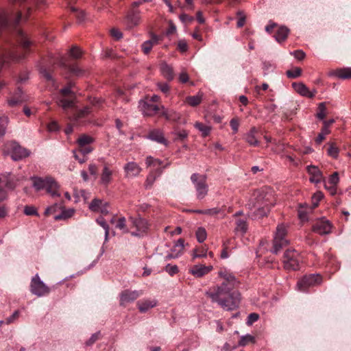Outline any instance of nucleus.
<instances>
[{"label":"nucleus","instance_id":"obj_5","mask_svg":"<svg viewBox=\"0 0 351 351\" xmlns=\"http://www.w3.org/2000/svg\"><path fill=\"white\" fill-rule=\"evenodd\" d=\"M302 261L300 254L294 249H288L284 253L282 262L287 270L299 269Z\"/></svg>","mask_w":351,"mask_h":351},{"label":"nucleus","instance_id":"obj_23","mask_svg":"<svg viewBox=\"0 0 351 351\" xmlns=\"http://www.w3.org/2000/svg\"><path fill=\"white\" fill-rule=\"evenodd\" d=\"M158 301L156 299H144L137 302V306L141 313H146L149 309L156 306Z\"/></svg>","mask_w":351,"mask_h":351},{"label":"nucleus","instance_id":"obj_36","mask_svg":"<svg viewBox=\"0 0 351 351\" xmlns=\"http://www.w3.org/2000/svg\"><path fill=\"white\" fill-rule=\"evenodd\" d=\"M194 126L202 133V135L204 137L207 136L211 130V128L210 126L204 125L200 122H196Z\"/></svg>","mask_w":351,"mask_h":351},{"label":"nucleus","instance_id":"obj_31","mask_svg":"<svg viewBox=\"0 0 351 351\" xmlns=\"http://www.w3.org/2000/svg\"><path fill=\"white\" fill-rule=\"evenodd\" d=\"M58 104L64 110H67L68 109L73 108L74 107V100L72 99H67L65 97H62L58 99Z\"/></svg>","mask_w":351,"mask_h":351},{"label":"nucleus","instance_id":"obj_63","mask_svg":"<svg viewBox=\"0 0 351 351\" xmlns=\"http://www.w3.org/2000/svg\"><path fill=\"white\" fill-rule=\"evenodd\" d=\"M179 80L181 83H186L189 81V75L186 71H182L179 75Z\"/></svg>","mask_w":351,"mask_h":351},{"label":"nucleus","instance_id":"obj_44","mask_svg":"<svg viewBox=\"0 0 351 351\" xmlns=\"http://www.w3.org/2000/svg\"><path fill=\"white\" fill-rule=\"evenodd\" d=\"M70 72L77 77L84 75L85 71L80 68L78 65L75 64L69 67Z\"/></svg>","mask_w":351,"mask_h":351},{"label":"nucleus","instance_id":"obj_28","mask_svg":"<svg viewBox=\"0 0 351 351\" xmlns=\"http://www.w3.org/2000/svg\"><path fill=\"white\" fill-rule=\"evenodd\" d=\"M330 75H334L342 80L351 78V68H343L337 69L330 73Z\"/></svg>","mask_w":351,"mask_h":351},{"label":"nucleus","instance_id":"obj_16","mask_svg":"<svg viewBox=\"0 0 351 351\" xmlns=\"http://www.w3.org/2000/svg\"><path fill=\"white\" fill-rule=\"evenodd\" d=\"M123 170L126 178H134L140 175L142 168L136 162L131 161L123 166Z\"/></svg>","mask_w":351,"mask_h":351},{"label":"nucleus","instance_id":"obj_15","mask_svg":"<svg viewBox=\"0 0 351 351\" xmlns=\"http://www.w3.org/2000/svg\"><path fill=\"white\" fill-rule=\"evenodd\" d=\"M145 164L147 167H152L153 170L156 171V173L160 176L162 170L169 165L168 162L164 164V162L149 156L146 158Z\"/></svg>","mask_w":351,"mask_h":351},{"label":"nucleus","instance_id":"obj_42","mask_svg":"<svg viewBox=\"0 0 351 351\" xmlns=\"http://www.w3.org/2000/svg\"><path fill=\"white\" fill-rule=\"evenodd\" d=\"M97 223L101 226L105 230V240L107 241L109 235V226L104 219V217H99L96 220Z\"/></svg>","mask_w":351,"mask_h":351},{"label":"nucleus","instance_id":"obj_17","mask_svg":"<svg viewBox=\"0 0 351 351\" xmlns=\"http://www.w3.org/2000/svg\"><path fill=\"white\" fill-rule=\"evenodd\" d=\"M292 86L294 90L302 97L313 98L317 93V90L315 89L311 90L304 83L302 82H294L292 84Z\"/></svg>","mask_w":351,"mask_h":351},{"label":"nucleus","instance_id":"obj_30","mask_svg":"<svg viewBox=\"0 0 351 351\" xmlns=\"http://www.w3.org/2000/svg\"><path fill=\"white\" fill-rule=\"evenodd\" d=\"M175 248H178V252L176 254H168L165 258L166 261L172 258H177L182 254L184 248V240L182 239H178L175 244Z\"/></svg>","mask_w":351,"mask_h":351},{"label":"nucleus","instance_id":"obj_13","mask_svg":"<svg viewBox=\"0 0 351 351\" xmlns=\"http://www.w3.org/2000/svg\"><path fill=\"white\" fill-rule=\"evenodd\" d=\"M138 108L145 116H152L160 110L157 105L148 101V97L139 101Z\"/></svg>","mask_w":351,"mask_h":351},{"label":"nucleus","instance_id":"obj_50","mask_svg":"<svg viewBox=\"0 0 351 351\" xmlns=\"http://www.w3.org/2000/svg\"><path fill=\"white\" fill-rule=\"evenodd\" d=\"M165 271L170 275L173 276L178 272V267L176 265L167 264L165 267Z\"/></svg>","mask_w":351,"mask_h":351},{"label":"nucleus","instance_id":"obj_33","mask_svg":"<svg viewBox=\"0 0 351 351\" xmlns=\"http://www.w3.org/2000/svg\"><path fill=\"white\" fill-rule=\"evenodd\" d=\"M40 73L41 75L49 82L51 83L52 85H55V80L50 73V71L47 70L46 65H43L40 68Z\"/></svg>","mask_w":351,"mask_h":351},{"label":"nucleus","instance_id":"obj_52","mask_svg":"<svg viewBox=\"0 0 351 351\" xmlns=\"http://www.w3.org/2000/svg\"><path fill=\"white\" fill-rule=\"evenodd\" d=\"M237 14L239 17L237 25L238 27H242L245 23V16L243 11H238Z\"/></svg>","mask_w":351,"mask_h":351},{"label":"nucleus","instance_id":"obj_6","mask_svg":"<svg viewBox=\"0 0 351 351\" xmlns=\"http://www.w3.org/2000/svg\"><path fill=\"white\" fill-rule=\"evenodd\" d=\"M287 232V229L285 224H279L277 226L274 238L272 253L277 254L281 248L289 244V241L285 238Z\"/></svg>","mask_w":351,"mask_h":351},{"label":"nucleus","instance_id":"obj_7","mask_svg":"<svg viewBox=\"0 0 351 351\" xmlns=\"http://www.w3.org/2000/svg\"><path fill=\"white\" fill-rule=\"evenodd\" d=\"M191 180L196 190L197 198L199 199H204L208 192L206 176L199 173H193L191 176Z\"/></svg>","mask_w":351,"mask_h":351},{"label":"nucleus","instance_id":"obj_55","mask_svg":"<svg viewBox=\"0 0 351 351\" xmlns=\"http://www.w3.org/2000/svg\"><path fill=\"white\" fill-rule=\"evenodd\" d=\"M339 178L337 172L333 173L329 178L328 184L332 185H337L339 182Z\"/></svg>","mask_w":351,"mask_h":351},{"label":"nucleus","instance_id":"obj_57","mask_svg":"<svg viewBox=\"0 0 351 351\" xmlns=\"http://www.w3.org/2000/svg\"><path fill=\"white\" fill-rule=\"evenodd\" d=\"M258 318L259 315L257 313H250L247 317L246 323L247 325H252L253 323L256 322L258 319Z\"/></svg>","mask_w":351,"mask_h":351},{"label":"nucleus","instance_id":"obj_4","mask_svg":"<svg viewBox=\"0 0 351 351\" xmlns=\"http://www.w3.org/2000/svg\"><path fill=\"white\" fill-rule=\"evenodd\" d=\"M32 180H33V186L37 191L45 189L52 197L60 196L58 191L59 185L53 178L51 177L45 178L34 177L32 178Z\"/></svg>","mask_w":351,"mask_h":351},{"label":"nucleus","instance_id":"obj_25","mask_svg":"<svg viewBox=\"0 0 351 351\" xmlns=\"http://www.w3.org/2000/svg\"><path fill=\"white\" fill-rule=\"evenodd\" d=\"M147 138L158 143L167 145V141L165 139L162 131L160 130H151L147 135Z\"/></svg>","mask_w":351,"mask_h":351},{"label":"nucleus","instance_id":"obj_43","mask_svg":"<svg viewBox=\"0 0 351 351\" xmlns=\"http://www.w3.org/2000/svg\"><path fill=\"white\" fill-rule=\"evenodd\" d=\"M316 117L320 120H323L326 117V104L324 102L320 103L318 106Z\"/></svg>","mask_w":351,"mask_h":351},{"label":"nucleus","instance_id":"obj_3","mask_svg":"<svg viewBox=\"0 0 351 351\" xmlns=\"http://www.w3.org/2000/svg\"><path fill=\"white\" fill-rule=\"evenodd\" d=\"M17 41L21 45L24 51L22 56H16L13 53L3 55L0 58V69L9 60H20L25 58V54L29 51V47L32 45V42L29 40L25 33L21 29H16Z\"/></svg>","mask_w":351,"mask_h":351},{"label":"nucleus","instance_id":"obj_29","mask_svg":"<svg viewBox=\"0 0 351 351\" xmlns=\"http://www.w3.org/2000/svg\"><path fill=\"white\" fill-rule=\"evenodd\" d=\"M203 95H204L202 92H198L195 95L186 97L184 102L187 103L192 107H195L201 104Z\"/></svg>","mask_w":351,"mask_h":351},{"label":"nucleus","instance_id":"obj_58","mask_svg":"<svg viewBox=\"0 0 351 351\" xmlns=\"http://www.w3.org/2000/svg\"><path fill=\"white\" fill-rule=\"evenodd\" d=\"M178 48L181 52L184 53L187 51L188 45L184 40H180L178 43Z\"/></svg>","mask_w":351,"mask_h":351},{"label":"nucleus","instance_id":"obj_62","mask_svg":"<svg viewBox=\"0 0 351 351\" xmlns=\"http://www.w3.org/2000/svg\"><path fill=\"white\" fill-rule=\"evenodd\" d=\"M252 339H253V337L251 335H250L242 336L241 338V340L239 341V345L244 346L248 341H252Z\"/></svg>","mask_w":351,"mask_h":351},{"label":"nucleus","instance_id":"obj_37","mask_svg":"<svg viewBox=\"0 0 351 351\" xmlns=\"http://www.w3.org/2000/svg\"><path fill=\"white\" fill-rule=\"evenodd\" d=\"M195 236L199 243H203L207 238L206 229L203 227H199L195 232Z\"/></svg>","mask_w":351,"mask_h":351},{"label":"nucleus","instance_id":"obj_54","mask_svg":"<svg viewBox=\"0 0 351 351\" xmlns=\"http://www.w3.org/2000/svg\"><path fill=\"white\" fill-rule=\"evenodd\" d=\"M77 152L82 154L84 156H86L87 154L93 152V148L89 145L79 147V149Z\"/></svg>","mask_w":351,"mask_h":351},{"label":"nucleus","instance_id":"obj_24","mask_svg":"<svg viewBox=\"0 0 351 351\" xmlns=\"http://www.w3.org/2000/svg\"><path fill=\"white\" fill-rule=\"evenodd\" d=\"M159 40L160 38L157 35L152 34L151 39L145 41L141 45L143 53L145 54H148L151 51L153 46L158 44Z\"/></svg>","mask_w":351,"mask_h":351},{"label":"nucleus","instance_id":"obj_46","mask_svg":"<svg viewBox=\"0 0 351 351\" xmlns=\"http://www.w3.org/2000/svg\"><path fill=\"white\" fill-rule=\"evenodd\" d=\"M302 73V70L299 67H295L287 71V75L289 78H296Z\"/></svg>","mask_w":351,"mask_h":351},{"label":"nucleus","instance_id":"obj_39","mask_svg":"<svg viewBox=\"0 0 351 351\" xmlns=\"http://www.w3.org/2000/svg\"><path fill=\"white\" fill-rule=\"evenodd\" d=\"M103 200L95 198L91 201L88 208L93 212H99L100 206L103 205Z\"/></svg>","mask_w":351,"mask_h":351},{"label":"nucleus","instance_id":"obj_48","mask_svg":"<svg viewBox=\"0 0 351 351\" xmlns=\"http://www.w3.org/2000/svg\"><path fill=\"white\" fill-rule=\"evenodd\" d=\"M8 20V14L5 12H0V30H1L7 26Z\"/></svg>","mask_w":351,"mask_h":351},{"label":"nucleus","instance_id":"obj_26","mask_svg":"<svg viewBox=\"0 0 351 351\" xmlns=\"http://www.w3.org/2000/svg\"><path fill=\"white\" fill-rule=\"evenodd\" d=\"M258 132L255 127H252L244 136V140L251 146H258L259 141L256 135Z\"/></svg>","mask_w":351,"mask_h":351},{"label":"nucleus","instance_id":"obj_19","mask_svg":"<svg viewBox=\"0 0 351 351\" xmlns=\"http://www.w3.org/2000/svg\"><path fill=\"white\" fill-rule=\"evenodd\" d=\"M306 171L310 175L309 180L311 182L317 184L322 181L324 177L318 167L308 165L306 167Z\"/></svg>","mask_w":351,"mask_h":351},{"label":"nucleus","instance_id":"obj_18","mask_svg":"<svg viewBox=\"0 0 351 351\" xmlns=\"http://www.w3.org/2000/svg\"><path fill=\"white\" fill-rule=\"evenodd\" d=\"M213 269V265H195L189 269V273L196 278H202Z\"/></svg>","mask_w":351,"mask_h":351},{"label":"nucleus","instance_id":"obj_49","mask_svg":"<svg viewBox=\"0 0 351 351\" xmlns=\"http://www.w3.org/2000/svg\"><path fill=\"white\" fill-rule=\"evenodd\" d=\"M20 315V311H15L12 315L8 317L5 321V324L9 325L16 322V320L19 318Z\"/></svg>","mask_w":351,"mask_h":351},{"label":"nucleus","instance_id":"obj_64","mask_svg":"<svg viewBox=\"0 0 351 351\" xmlns=\"http://www.w3.org/2000/svg\"><path fill=\"white\" fill-rule=\"evenodd\" d=\"M111 35L117 40H119L123 37V34L118 29H112Z\"/></svg>","mask_w":351,"mask_h":351},{"label":"nucleus","instance_id":"obj_60","mask_svg":"<svg viewBox=\"0 0 351 351\" xmlns=\"http://www.w3.org/2000/svg\"><path fill=\"white\" fill-rule=\"evenodd\" d=\"M231 128L234 133H237L239 130V123L237 119H232L230 122Z\"/></svg>","mask_w":351,"mask_h":351},{"label":"nucleus","instance_id":"obj_27","mask_svg":"<svg viewBox=\"0 0 351 351\" xmlns=\"http://www.w3.org/2000/svg\"><path fill=\"white\" fill-rule=\"evenodd\" d=\"M160 70L161 74L167 80L171 81L174 77L173 71L171 66L167 64L166 62L160 64Z\"/></svg>","mask_w":351,"mask_h":351},{"label":"nucleus","instance_id":"obj_51","mask_svg":"<svg viewBox=\"0 0 351 351\" xmlns=\"http://www.w3.org/2000/svg\"><path fill=\"white\" fill-rule=\"evenodd\" d=\"M100 332H97L91 335L90 339L86 341L85 345L86 346H92L96 341L99 339Z\"/></svg>","mask_w":351,"mask_h":351},{"label":"nucleus","instance_id":"obj_1","mask_svg":"<svg viewBox=\"0 0 351 351\" xmlns=\"http://www.w3.org/2000/svg\"><path fill=\"white\" fill-rule=\"evenodd\" d=\"M218 276L222 280L220 285L210 287L206 292L213 302L217 303L225 311H234L239 308L241 294L233 289L239 284L234 275L226 268H221Z\"/></svg>","mask_w":351,"mask_h":351},{"label":"nucleus","instance_id":"obj_41","mask_svg":"<svg viewBox=\"0 0 351 351\" xmlns=\"http://www.w3.org/2000/svg\"><path fill=\"white\" fill-rule=\"evenodd\" d=\"M327 152L328 156H330V157L333 158H337L339 150L335 143H331L329 144V147L328 149Z\"/></svg>","mask_w":351,"mask_h":351},{"label":"nucleus","instance_id":"obj_12","mask_svg":"<svg viewBox=\"0 0 351 351\" xmlns=\"http://www.w3.org/2000/svg\"><path fill=\"white\" fill-rule=\"evenodd\" d=\"M143 294L142 291L126 289L123 291L119 295L120 305L125 306L127 304L133 302Z\"/></svg>","mask_w":351,"mask_h":351},{"label":"nucleus","instance_id":"obj_53","mask_svg":"<svg viewBox=\"0 0 351 351\" xmlns=\"http://www.w3.org/2000/svg\"><path fill=\"white\" fill-rule=\"evenodd\" d=\"M156 86L160 90L165 94H167L169 92L170 87L167 83L158 82Z\"/></svg>","mask_w":351,"mask_h":351},{"label":"nucleus","instance_id":"obj_45","mask_svg":"<svg viewBox=\"0 0 351 351\" xmlns=\"http://www.w3.org/2000/svg\"><path fill=\"white\" fill-rule=\"evenodd\" d=\"M8 123V119L7 117H0V137L3 136L5 134Z\"/></svg>","mask_w":351,"mask_h":351},{"label":"nucleus","instance_id":"obj_34","mask_svg":"<svg viewBox=\"0 0 351 351\" xmlns=\"http://www.w3.org/2000/svg\"><path fill=\"white\" fill-rule=\"evenodd\" d=\"M288 34H289V29L287 27H280L278 29V31L275 35L276 40L279 43L284 41L287 38Z\"/></svg>","mask_w":351,"mask_h":351},{"label":"nucleus","instance_id":"obj_9","mask_svg":"<svg viewBox=\"0 0 351 351\" xmlns=\"http://www.w3.org/2000/svg\"><path fill=\"white\" fill-rule=\"evenodd\" d=\"M30 291L33 294L42 297L49 293V288L36 274L31 280Z\"/></svg>","mask_w":351,"mask_h":351},{"label":"nucleus","instance_id":"obj_56","mask_svg":"<svg viewBox=\"0 0 351 351\" xmlns=\"http://www.w3.org/2000/svg\"><path fill=\"white\" fill-rule=\"evenodd\" d=\"M24 213L26 215H38L36 208L34 206H25L24 208Z\"/></svg>","mask_w":351,"mask_h":351},{"label":"nucleus","instance_id":"obj_32","mask_svg":"<svg viewBox=\"0 0 351 351\" xmlns=\"http://www.w3.org/2000/svg\"><path fill=\"white\" fill-rule=\"evenodd\" d=\"M74 213L75 210L73 208L63 209L60 214L54 216V219L56 221L65 220L71 218Z\"/></svg>","mask_w":351,"mask_h":351},{"label":"nucleus","instance_id":"obj_35","mask_svg":"<svg viewBox=\"0 0 351 351\" xmlns=\"http://www.w3.org/2000/svg\"><path fill=\"white\" fill-rule=\"evenodd\" d=\"M94 142V138L90 136L83 134L77 141L79 147L89 145Z\"/></svg>","mask_w":351,"mask_h":351},{"label":"nucleus","instance_id":"obj_40","mask_svg":"<svg viewBox=\"0 0 351 351\" xmlns=\"http://www.w3.org/2000/svg\"><path fill=\"white\" fill-rule=\"evenodd\" d=\"M116 228L121 230L123 233H128L129 230L126 227V219L124 217L118 219Z\"/></svg>","mask_w":351,"mask_h":351},{"label":"nucleus","instance_id":"obj_11","mask_svg":"<svg viewBox=\"0 0 351 351\" xmlns=\"http://www.w3.org/2000/svg\"><path fill=\"white\" fill-rule=\"evenodd\" d=\"M332 227L330 221L323 217L315 223L313 226V231L320 235L328 234L331 232Z\"/></svg>","mask_w":351,"mask_h":351},{"label":"nucleus","instance_id":"obj_59","mask_svg":"<svg viewBox=\"0 0 351 351\" xmlns=\"http://www.w3.org/2000/svg\"><path fill=\"white\" fill-rule=\"evenodd\" d=\"M291 54L299 60H303L305 57V53L302 50H296L293 52H291Z\"/></svg>","mask_w":351,"mask_h":351},{"label":"nucleus","instance_id":"obj_21","mask_svg":"<svg viewBox=\"0 0 351 351\" xmlns=\"http://www.w3.org/2000/svg\"><path fill=\"white\" fill-rule=\"evenodd\" d=\"M241 214L242 212L239 211L234 215V217L237 218L235 221L236 227L234 228V231L237 234H241V235H243L247 232V225L246 219L245 217L237 218Z\"/></svg>","mask_w":351,"mask_h":351},{"label":"nucleus","instance_id":"obj_8","mask_svg":"<svg viewBox=\"0 0 351 351\" xmlns=\"http://www.w3.org/2000/svg\"><path fill=\"white\" fill-rule=\"evenodd\" d=\"M322 282V277L318 274H313L304 276L297 283L299 291L305 292L311 287L320 285Z\"/></svg>","mask_w":351,"mask_h":351},{"label":"nucleus","instance_id":"obj_22","mask_svg":"<svg viewBox=\"0 0 351 351\" xmlns=\"http://www.w3.org/2000/svg\"><path fill=\"white\" fill-rule=\"evenodd\" d=\"M113 171L107 165H104L101 173L99 184L108 186L112 180Z\"/></svg>","mask_w":351,"mask_h":351},{"label":"nucleus","instance_id":"obj_61","mask_svg":"<svg viewBox=\"0 0 351 351\" xmlns=\"http://www.w3.org/2000/svg\"><path fill=\"white\" fill-rule=\"evenodd\" d=\"M160 109H162V115L165 117L166 119L170 120L171 119L172 114H174V112H170L168 110H167L164 106H161Z\"/></svg>","mask_w":351,"mask_h":351},{"label":"nucleus","instance_id":"obj_20","mask_svg":"<svg viewBox=\"0 0 351 351\" xmlns=\"http://www.w3.org/2000/svg\"><path fill=\"white\" fill-rule=\"evenodd\" d=\"M29 155V152L19 145L14 143L12 145L11 157L14 160H19Z\"/></svg>","mask_w":351,"mask_h":351},{"label":"nucleus","instance_id":"obj_10","mask_svg":"<svg viewBox=\"0 0 351 351\" xmlns=\"http://www.w3.org/2000/svg\"><path fill=\"white\" fill-rule=\"evenodd\" d=\"M129 219L132 222L133 226L136 229V232H132V236L140 237L147 232L149 228V223L145 219L130 217Z\"/></svg>","mask_w":351,"mask_h":351},{"label":"nucleus","instance_id":"obj_47","mask_svg":"<svg viewBox=\"0 0 351 351\" xmlns=\"http://www.w3.org/2000/svg\"><path fill=\"white\" fill-rule=\"evenodd\" d=\"M82 52L81 49L75 46L70 49V56L75 59H78L82 56Z\"/></svg>","mask_w":351,"mask_h":351},{"label":"nucleus","instance_id":"obj_14","mask_svg":"<svg viewBox=\"0 0 351 351\" xmlns=\"http://www.w3.org/2000/svg\"><path fill=\"white\" fill-rule=\"evenodd\" d=\"M141 16L139 10H131L124 19V24L127 29H131L139 25Z\"/></svg>","mask_w":351,"mask_h":351},{"label":"nucleus","instance_id":"obj_38","mask_svg":"<svg viewBox=\"0 0 351 351\" xmlns=\"http://www.w3.org/2000/svg\"><path fill=\"white\" fill-rule=\"evenodd\" d=\"M90 112V108L89 107H85L83 109L77 112L73 117V120L75 121H79L81 118H83Z\"/></svg>","mask_w":351,"mask_h":351},{"label":"nucleus","instance_id":"obj_2","mask_svg":"<svg viewBox=\"0 0 351 351\" xmlns=\"http://www.w3.org/2000/svg\"><path fill=\"white\" fill-rule=\"evenodd\" d=\"M271 194L263 190L258 191L253 194L247 206L256 217H263L269 211L272 205Z\"/></svg>","mask_w":351,"mask_h":351}]
</instances>
